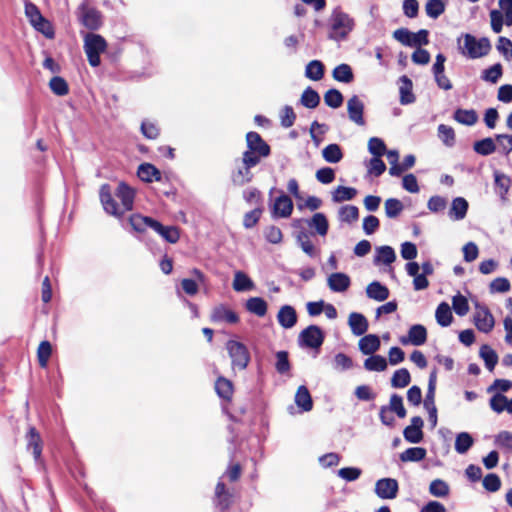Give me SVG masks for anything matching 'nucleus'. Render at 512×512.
Segmentation results:
<instances>
[{
  "mask_svg": "<svg viewBox=\"0 0 512 512\" xmlns=\"http://www.w3.org/2000/svg\"><path fill=\"white\" fill-rule=\"evenodd\" d=\"M445 10V4L443 0H429L425 5L426 14L436 19L438 18Z\"/></svg>",
  "mask_w": 512,
  "mask_h": 512,
  "instance_id": "864d4df0",
  "label": "nucleus"
},
{
  "mask_svg": "<svg viewBox=\"0 0 512 512\" xmlns=\"http://www.w3.org/2000/svg\"><path fill=\"white\" fill-rule=\"evenodd\" d=\"M507 404H508V399L502 393H496L490 399V407L493 411H495L497 413L506 411Z\"/></svg>",
  "mask_w": 512,
  "mask_h": 512,
  "instance_id": "0e129e2a",
  "label": "nucleus"
},
{
  "mask_svg": "<svg viewBox=\"0 0 512 512\" xmlns=\"http://www.w3.org/2000/svg\"><path fill=\"white\" fill-rule=\"evenodd\" d=\"M502 73V66L500 63H497L483 71L482 79L495 84L501 78Z\"/></svg>",
  "mask_w": 512,
  "mask_h": 512,
  "instance_id": "13d9d810",
  "label": "nucleus"
},
{
  "mask_svg": "<svg viewBox=\"0 0 512 512\" xmlns=\"http://www.w3.org/2000/svg\"><path fill=\"white\" fill-rule=\"evenodd\" d=\"M327 285L331 291L336 293H343L350 287L351 279L345 273L336 272L328 276Z\"/></svg>",
  "mask_w": 512,
  "mask_h": 512,
  "instance_id": "f8f14e48",
  "label": "nucleus"
},
{
  "mask_svg": "<svg viewBox=\"0 0 512 512\" xmlns=\"http://www.w3.org/2000/svg\"><path fill=\"white\" fill-rule=\"evenodd\" d=\"M365 105L363 101L357 96L353 95L347 101V113L349 119L358 126L365 125L364 119Z\"/></svg>",
  "mask_w": 512,
  "mask_h": 512,
  "instance_id": "1a4fd4ad",
  "label": "nucleus"
},
{
  "mask_svg": "<svg viewBox=\"0 0 512 512\" xmlns=\"http://www.w3.org/2000/svg\"><path fill=\"white\" fill-rule=\"evenodd\" d=\"M322 157L328 163H338L343 158V152L338 144H329L322 150Z\"/></svg>",
  "mask_w": 512,
  "mask_h": 512,
  "instance_id": "c756f323",
  "label": "nucleus"
},
{
  "mask_svg": "<svg viewBox=\"0 0 512 512\" xmlns=\"http://www.w3.org/2000/svg\"><path fill=\"white\" fill-rule=\"evenodd\" d=\"M474 150L480 155H490L496 150V145L492 138H485L474 143Z\"/></svg>",
  "mask_w": 512,
  "mask_h": 512,
  "instance_id": "09e8293b",
  "label": "nucleus"
},
{
  "mask_svg": "<svg viewBox=\"0 0 512 512\" xmlns=\"http://www.w3.org/2000/svg\"><path fill=\"white\" fill-rule=\"evenodd\" d=\"M293 211V202L287 195H281L276 198L274 203V213L282 218H287Z\"/></svg>",
  "mask_w": 512,
  "mask_h": 512,
  "instance_id": "aec40b11",
  "label": "nucleus"
},
{
  "mask_svg": "<svg viewBox=\"0 0 512 512\" xmlns=\"http://www.w3.org/2000/svg\"><path fill=\"white\" fill-rule=\"evenodd\" d=\"M297 243L301 247L304 253H306L310 257H315L317 254L316 248L313 245L312 241L310 240V237L305 232H300L297 235Z\"/></svg>",
  "mask_w": 512,
  "mask_h": 512,
  "instance_id": "a18cd8bd",
  "label": "nucleus"
},
{
  "mask_svg": "<svg viewBox=\"0 0 512 512\" xmlns=\"http://www.w3.org/2000/svg\"><path fill=\"white\" fill-rule=\"evenodd\" d=\"M79 20L89 30H97L101 26V13L86 5L79 8Z\"/></svg>",
  "mask_w": 512,
  "mask_h": 512,
  "instance_id": "9d476101",
  "label": "nucleus"
},
{
  "mask_svg": "<svg viewBox=\"0 0 512 512\" xmlns=\"http://www.w3.org/2000/svg\"><path fill=\"white\" fill-rule=\"evenodd\" d=\"M226 350L231 358L233 368L243 370L248 366L250 354L243 343L236 340H229L226 343Z\"/></svg>",
  "mask_w": 512,
  "mask_h": 512,
  "instance_id": "39448f33",
  "label": "nucleus"
},
{
  "mask_svg": "<svg viewBox=\"0 0 512 512\" xmlns=\"http://www.w3.org/2000/svg\"><path fill=\"white\" fill-rule=\"evenodd\" d=\"M396 259V254L391 246H379L376 248V254L374 257V264L390 265Z\"/></svg>",
  "mask_w": 512,
  "mask_h": 512,
  "instance_id": "6ab92c4d",
  "label": "nucleus"
},
{
  "mask_svg": "<svg viewBox=\"0 0 512 512\" xmlns=\"http://www.w3.org/2000/svg\"><path fill=\"white\" fill-rule=\"evenodd\" d=\"M355 27V20L341 8L332 10L328 18V38L334 41L345 40Z\"/></svg>",
  "mask_w": 512,
  "mask_h": 512,
  "instance_id": "f03ea898",
  "label": "nucleus"
},
{
  "mask_svg": "<svg viewBox=\"0 0 512 512\" xmlns=\"http://www.w3.org/2000/svg\"><path fill=\"white\" fill-rule=\"evenodd\" d=\"M265 157L266 156L260 155L256 151L247 149L243 153L242 163H243V165H245L247 167H254L260 163L262 158H265Z\"/></svg>",
  "mask_w": 512,
  "mask_h": 512,
  "instance_id": "338daca9",
  "label": "nucleus"
},
{
  "mask_svg": "<svg viewBox=\"0 0 512 512\" xmlns=\"http://www.w3.org/2000/svg\"><path fill=\"white\" fill-rule=\"evenodd\" d=\"M427 340V330L423 325H412L408 331L407 336L400 338L402 345L412 344L414 346H421Z\"/></svg>",
  "mask_w": 512,
  "mask_h": 512,
  "instance_id": "9b49d317",
  "label": "nucleus"
},
{
  "mask_svg": "<svg viewBox=\"0 0 512 512\" xmlns=\"http://www.w3.org/2000/svg\"><path fill=\"white\" fill-rule=\"evenodd\" d=\"M368 150L374 157H381L386 153V145L382 139L371 137L368 141Z\"/></svg>",
  "mask_w": 512,
  "mask_h": 512,
  "instance_id": "6e6d98bb",
  "label": "nucleus"
},
{
  "mask_svg": "<svg viewBox=\"0 0 512 512\" xmlns=\"http://www.w3.org/2000/svg\"><path fill=\"white\" fill-rule=\"evenodd\" d=\"M452 307L455 313L459 316H465L469 311V305L466 297L457 294L452 299Z\"/></svg>",
  "mask_w": 512,
  "mask_h": 512,
  "instance_id": "680f3d73",
  "label": "nucleus"
},
{
  "mask_svg": "<svg viewBox=\"0 0 512 512\" xmlns=\"http://www.w3.org/2000/svg\"><path fill=\"white\" fill-rule=\"evenodd\" d=\"M368 172L374 176H380L386 170L385 163L381 160V157H373L370 159L367 165Z\"/></svg>",
  "mask_w": 512,
  "mask_h": 512,
  "instance_id": "69168bd1",
  "label": "nucleus"
},
{
  "mask_svg": "<svg viewBox=\"0 0 512 512\" xmlns=\"http://www.w3.org/2000/svg\"><path fill=\"white\" fill-rule=\"evenodd\" d=\"M435 317L437 323L442 327H447L451 324L453 316L450 306L446 302H442L438 305Z\"/></svg>",
  "mask_w": 512,
  "mask_h": 512,
  "instance_id": "cd10ccee",
  "label": "nucleus"
},
{
  "mask_svg": "<svg viewBox=\"0 0 512 512\" xmlns=\"http://www.w3.org/2000/svg\"><path fill=\"white\" fill-rule=\"evenodd\" d=\"M324 75V66L318 60L310 61L305 69V76L311 80L318 81Z\"/></svg>",
  "mask_w": 512,
  "mask_h": 512,
  "instance_id": "c9c22d12",
  "label": "nucleus"
},
{
  "mask_svg": "<svg viewBox=\"0 0 512 512\" xmlns=\"http://www.w3.org/2000/svg\"><path fill=\"white\" fill-rule=\"evenodd\" d=\"M51 353V344L48 341H42L37 350L38 361L42 368H45L47 366Z\"/></svg>",
  "mask_w": 512,
  "mask_h": 512,
  "instance_id": "4d7b16f0",
  "label": "nucleus"
},
{
  "mask_svg": "<svg viewBox=\"0 0 512 512\" xmlns=\"http://www.w3.org/2000/svg\"><path fill=\"white\" fill-rule=\"evenodd\" d=\"M364 367L368 371H384L387 368V361L381 355H373L364 361Z\"/></svg>",
  "mask_w": 512,
  "mask_h": 512,
  "instance_id": "ea45409f",
  "label": "nucleus"
},
{
  "mask_svg": "<svg viewBox=\"0 0 512 512\" xmlns=\"http://www.w3.org/2000/svg\"><path fill=\"white\" fill-rule=\"evenodd\" d=\"M106 40L99 34L87 33L84 37V51L91 66L100 65V55L106 50Z\"/></svg>",
  "mask_w": 512,
  "mask_h": 512,
  "instance_id": "20e7f679",
  "label": "nucleus"
},
{
  "mask_svg": "<svg viewBox=\"0 0 512 512\" xmlns=\"http://www.w3.org/2000/svg\"><path fill=\"white\" fill-rule=\"evenodd\" d=\"M474 444V439L467 432H461L455 439V450L459 454H465Z\"/></svg>",
  "mask_w": 512,
  "mask_h": 512,
  "instance_id": "f704fd0d",
  "label": "nucleus"
},
{
  "mask_svg": "<svg viewBox=\"0 0 512 512\" xmlns=\"http://www.w3.org/2000/svg\"><path fill=\"white\" fill-rule=\"evenodd\" d=\"M348 325L355 336L364 335L369 327L366 317L358 312H352L349 314Z\"/></svg>",
  "mask_w": 512,
  "mask_h": 512,
  "instance_id": "4468645a",
  "label": "nucleus"
},
{
  "mask_svg": "<svg viewBox=\"0 0 512 512\" xmlns=\"http://www.w3.org/2000/svg\"><path fill=\"white\" fill-rule=\"evenodd\" d=\"M233 289L236 292L250 291L254 289V282L243 271H236L234 273Z\"/></svg>",
  "mask_w": 512,
  "mask_h": 512,
  "instance_id": "5701e85b",
  "label": "nucleus"
},
{
  "mask_svg": "<svg viewBox=\"0 0 512 512\" xmlns=\"http://www.w3.org/2000/svg\"><path fill=\"white\" fill-rule=\"evenodd\" d=\"M429 492L435 497H445L449 493V486L445 481L436 479L430 483Z\"/></svg>",
  "mask_w": 512,
  "mask_h": 512,
  "instance_id": "052dcab7",
  "label": "nucleus"
},
{
  "mask_svg": "<svg viewBox=\"0 0 512 512\" xmlns=\"http://www.w3.org/2000/svg\"><path fill=\"white\" fill-rule=\"evenodd\" d=\"M332 75L336 81L343 83H350L354 79L352 69L348 64H340L336 66L332 72Z\"/></svg>",
  "mask_w": 512,
  "mask_h": 512,
  "instance_id": "2f4dec72",
  "label": "nucleus"
},
{
  "mask_svg": "<svg viewBox=\"0 0 512 512\" xmlns=\"http://www.w3.org/2000/svg\"><path fill=\"white\" fill-rule=\"evenodd\" d=\"M308 226L314 228L318 235L325 236L329 229L326 216L323 213H315L308 221Z\"/></svg>",
  "mask_w": 512,
  "mask_h": 512,
  "instance_id": "bb28decb",
  "label": "nucleus"
},
{
  "mask_svg": "<svg viewBox=\"0 0 512 512\" xmlns=\"http://www.w3.org/2000/svg\"><path fill=\"white\" fill-rule=\"evenodd\" d=\"M359 217V210L354 205L342 206L339 210V219L342 222L352 223Z\"/></svg>",
  "mask_w": 512,
  "mask_h": 512,
  "instance_id": "de8ad7c7",
  "label": "nucleus"
},
{
  "mask_svg": "<svg viewBox=\"0 0 512 512\" xmlns=\"http://www.w3.org/2000/svg\"><path fill=\"white\" fill-rule=\"evenodd\" d=\"M138 177L145 181L151 182L154 178L158 180L160 178L159 171L151 164H141L137 171Z\"/></svg>",
  "mask_w": 512,
  "mask_h": 512,
  "instance_id": "4c0bfd02",
  "label": "nucleus"
},
{
  "mask_svg": "<svg viewBox=\"0 0 512 512\" xmlns=\"http://www.w3.org/2000/svg\"><path fill=\"white\" fill-rule=\"evenodd\" d=\"M479 354L484 360L486 368L492 371L498 362V355L496 352L489 345H483L480 348Z\"/></svg>",
  "mask_w": 512,
  "mask_h": 512,
  "instance_id": "e433bc0d",
  "label": "nucleus"
},
{
  "mask_svg": "<svg viewBox=\"0 0 512 512\" xmlns=\"http://www.w3.org/2000/svg\"><path fill=\"white\" fill-rule=\"evenodd\" d=\"M426 449L422 447L408 448L400 454L402 462H419L426 457Z\"/></svg>",
  "mask_w": 512,
  "mask_h": 512,
  "instance_id": "c85d7f7f",
  "label": "nucleus"
},
{
  "mask_svg": "<svg viewBox=\"0 0 512 512\" xmlns=\"http://www.w3.org/2000/svg\"><path fill=\"white\" fill-rule=\"evenodd\" d=\"M385 214L388 218L398 217L404 209L403 203L396 198H389L384 203Z\"/></svg>",
  "mask_w": 512,
  "mask_h": 512,
  "instance_id": "79ce46f5",
  "label": "nucleus"
},
{
  "mask_svg": "<svg viewBox=\"0 0 512 512\" xmlns=\"http://www.w3.org/2000/svg\"><path fill=\"white\" fill-rule=\"evenodd\" d=\"M468 202L463 197H456L451 203L448 215L454 221H460L466 217L468 211Z\"/></svg>",
  "mask_w": 512,
  "mask_h": 512,
  "instance_id": "f3484780",
  "label": "nucleus"
},
{
  "mask_svg": "<svg viewBox=\"0 0 512 512\" xmlns=\"http://www.w3.org/2000/svg\"><path fill=\"white\" fill-rule=\"evenodd\" d=\"M473 320L476 328L483 333H489L495 325V320L490 310L480 304L475 305Z\"/></svg>",
  "mask_w": 512,
  "mask_h": 512,
  "instance_id": "0eeeda50",
  "label": "nucleus"
},
{
  "mask_svg": "<svg viewBox=\"0 0 512 512\" xmlns=\"http://www.w3.org/2000/svg\"><path fill=\"white\" fill-rule=\"evenodd\" d=\"M131 226L135 231L144 232L147 228L154 229V223L157 220H154L148 216H142L140 214H134L129 219Z\"/></svg>",
  "mask_w": 512,
  "mask_h": 512,
  "instance_id": "a878e982",
  "label": "nucleus"
},
{
  "mask_svg": "<svg viewBox=\"0 0 512 512\" xmlns=\"http://www.w3.org/2000/svg\"><path fill=\"white\" fill-rule=\"evenodd\" d=\"M49 87L58 96H64L68 93V84L62 77H53L49 82Z\"/></svg>",
  "mask_w": 512,
  "mask_h": 512,
  "instance_id": "e2e57ef3",
  "label": "nucleus"
},
{
  "mask_svg": "<svg viewBox=\"0 0 512 512\" xmlns=\"http://www.w3.org/2000/svg\"><path fill=\"white\" fill-rule=\"evenodd\" d=\"M438 137L448 147H451L455 143V132L454 129L445 124L438 126Z\"/></svg>",
  "mask_w": 512,
  "mask_h": 512,
  "instance_id": "3c124183",
  "label": "nucleus"
},
{
  "mask_svg": "<svg viewBox=\"0 0 512 512\" xmlns=\"http://www.w3.org/2000/svg\"><path fill=\"white\" fill-rule=\"evenodd\" d=\"M357 194V190L352 187L338 186L333 194L332 199L334 202H343L352 200Z\"/></svg>",
  "mask_w": 512,
  "mask_h": 512,
  "instance_id": "58836bf2",
  "label": "nucleus"
},
{
  "mask_svg": "<svg viewBox=\"0 0 512 512\" xmlns=\"http://www.w3.org/2000/svg\"><path fill=\"white\" fill-rule=\"evenodd\" d=\"M211 320L215 323L227 322L234 324L238 322L239 318L236 313L227 306L218 305L212 310Z\"/></svg>",
  "mask_w": 512,
  "mask_h": 512,
  "instance_id": "2eb2a0df",
  "label": "nucleus"
},
{
  "mask_svg": "<svg viewBox=\"0 0 512 512\" xmlns=\"http://www.w3.org/2000/svg\"><path fill=\"white\" fill-rule=\"evenodd\" d=\"M247 149L256 151L263 156H269L270 146L257 132H249L246 135Z\"/></svg>",
  "mask_w": 512,
  "mask_h": 512,
  "instance_id": "ddd939ff",
  "label": "nucleus"
},
{
  "mask_svg": "<svg viewBox=\"0 0 512 512\" xmlns=\"http://www.w3.org/2000/svg\"><path fill=\"white\" fill-rule=\"evenodd\" d=\"M403 85L400 87V102L403 105L414 102V95L411 92L412 82L407 76H402Z\"/></svg>",
  "mask_w": 512,
  "mask_h": 512,
  "instance_id": "37998d69",
  "label": "nucleus"
},
{
  "mask_svg": "<svg viewBox=\"0 0 512 512\" xmlns=\"http://www.w3.org/2000/svg\"><path fill=\"white\" fill-rule=\"evenodd\" d=\"M411 377L407 369L402 368L394 372L391 384L395 388L406 387L410 383Z\"/></svg>",
  "mask_w": 512,
  "mask_h": 512,
  "instance_id": "49530a36",
  "label": "nucleus"
},
{
  "mask_svg": "<svg viewBox=\"0 0 512 512\" xmlns=\"http://www.w3.org/2000/svg\"><path fill=\"white\" fill-rule=\"evenodd\" d=\"M115 195L121 201V204L115 202L108 185L101 186L100 200L107 213L120 217L125 212L132 210L135 195L132 188L125 183H120L116 189Z\"/></svg>",
  "mask_w": 512,
  "mask_h": 512,
  "instance_id": "f257e3e1",
  "label": "nucleus"
},
{
  "mask_svg": "<svg viewBox=\"0 0 512 512\" xmlns=\"http://www.w3.org/2000/svg\"><path fill=\"white\" fill-rule=\"evenodd\" d=\"M246 309L259 317H263L267 312V303L260 297H252L247 300Z\"/></svg>",
  "mask_w": 512,
  "mask_h": 512,
  "instance_id": "7c9ffc66",
  "label": "nucleus"
},
{
  "mask_svg": "<svg viewBox=\"0 0 512 512\" xmlns=\"http://www.w3.org/2000/svg\"><path fill=\"white\" fill-rule=\"evenodd\" d=\"M278 323L285 329H291L297 322L295 309L290 305L282 306L277 314Z\"/></svg>",
  "mask_w": 512,
  "mask_h": 512,
  "instance_id": "dca6fc26",
  "label": "nucleus"
},
{
  "mask_svg": "<svg viewBox=\"0 0 512 512\" xmlns=\"http://www.w3.org/2000/svg\"><path fill=\"white\" fill-rule=\"evenodd\" d=\"M399 490L398 482L393 478L379 479L375 484V493L381 499H394Z\"/></svg>",
  "mask_w": 512,
  "mask_h": 512,
  "instance_id": "6e6552de",
  "label": "nucleus"
},
{
  "mask_svg": "<svg viewBox=\"0 0 512 512\" xmlns=\"http://www.w3.org/2000/svg\"><path fill=\"white\" fill-rule=\"evenodd\" d=\"M459 52L470 59H477L489 54L491 44L488 38H479L466 33L457 38Z\"/></svg>",
  "mask_w": 512,
  "mask_h": 512,
  "instance_id": "7ed1b4c3",
  "label": "nucleus"
},
{
  "mask_svg": "<svg viewBox=\"0 0 512 512\" xmlns=\"http://www.w3.org/2000/svg\"><path fill=\"white\" fill-rule=\"evenodd\" d=\"M454 119L461 124L471 126L477 122L478 116L473 109H457L454 112Z\"/></svg>",
  "mask_w": 512,
  "mask_h": 512,
  "instance_id": "473e14b6",
  "label": "nucleus"
},
{
  "mask_svg": "<svg viewBox=\"0 0 512 512\" xmlns=\"http://www.w3.org/2000/svg\"><path fill=\"white\" fill-rule=\"evenodd\" d=\"M300 102L303 106L313 109L319 105L320 96L315 90L308 87L302 93Z\"/></svg>",
  "mask_w": 512,
  "mask_h": 512,
  "instance_id": "a19ab883",
  "label": "nucleus"
},
{
  "mask_svg": "<svg viewBox=\"0 0 512 512\" xmlns=\"http://www.w3.org/2000/svg\"><path fill=\"white\" fill-rule=\"evenodd\" d=\"M251 168L252 167L243 165L242 168H239L237 171H235L231 176L233 184L236 186H243L249 183L253 178Z\"/></svg>",
  "mask_w": 512,
  "mask_h": 512,
  "instance_id": "72a5a7b5",
  "label": "nucleus"
},
{
  "mask_svg": "<svg viewBox=\"0 0 512 512\" xmlns=\"http://www.w3.org/2000/svg\"><path fill=\"white\" fill-rule=\"evenodd\" d=\"M217 394L223 399H230L233 393V386L231 381L224 377H219L215 383Z\"/></svg>",
  "mask_w": 512,
  "mask_h": 512,
  "instance_id": "c03bdc74",
  "label": "nucleus"
},
{
  "mask_svg": "<svg viewBox=\"0 0 512 512\" xmlns=\"http://www.w3.org/2000/svg\"><path fill=\"white\" fill-rule=\"evenodd\" d=\"M324 102L331 108H339L343 103V95L337 89H330L324 95Z\"/></svg>",
  "mask_w": 512,
  "mask_h": 512,
  "instance_id": "5fc2aeb1",
  "label": "nucleus"
},
{
  "mask_svg": "<svg viewBox=\"0 0 512 512\" xmlns=\"http://www.w3.org/2000/svg\"><path fill=\"white\" fill-rule=\"evenodd\" d=\"M160 236H162L169 243H176L179 240L180 234L175 226H163L160 222L154 223V229Z\"/></svg>",
  "mask_w": 512,
  "mask_h": 512,
  "instance_id": "b1692460",
  "label": "nucleus"
},
{
  "mask_svg": "<svg viewBox=\"0 0 512 512\" xmlns=\"http://www.w3.org/2000/svg\"><path fill=\"white\" fill-rule=\"evenodd\" d=\"M434 397L435 393L430 394V390H428L424 401V406L428 411L429 421L432 427L437 425V408L435 406Z\"/></svg>",
  "mask_w": 512,
  "mask_h": 512,
  "instance_id": "603ef678",
  "label": "nucleus"
},
{
  "mask_svg": "<svg viewBox=\"0 0 512 512\" xmlns=\"http://www.w3.org/2000/svg\"><path fill=\"white\" fill-rule=\"evenodd\" d=\"M390 412L396 413L399 418L406 416V409L403 405V399L397 394H393L390 398L389 406H387Z\"/></svg>",
  "mask_w": 512,
  "mask_h": 512,
  "instance_id": "bf43d9fd",
  "label": "nucleus"
},
{
  "mask_svg": "<svg viewBox=\"0 0 512 512\" xmlns=\"http://www.w3.org/2000/svg\"><path fill=\"white\" fill-rule=\"evenodd\" d=\"M295 403L304 412H308L312 409L313 401L306 386H300L297 389Z\"/></svg>",
  "mask_w": 512,
  "mask_h": 512,
  "instance_id": "393cba45",
  "label": "nucleus"
},
{
  "mask_svg": "<svg viewBox=\"0 0 512 512\" xmlns=\"http://www.w3.org/2000/svg\"><path fill=\"white\" fill-rule=\"evenodd\" d=\"M333 368L338 372H343L345 370L351 369L353 366L352 359L344 353H337L334 356L332 362Z\"/></svg>",
  "mask_w": 512,
  "mask_h": 512,
  "instance_id": "8fccbe9b",
  "label": "nucleus"
},
{
  "mask_svg": "<svg viewBox=\"0 0 512 512\" xmlns=\"http://www.w3.org/2000/svg\"><path fill=\"white\" fill-rule=\"evenodd\" d=\"M380 347V340L377 335L369 334L359 340V349L365 355L375 353Z\"/></svg>",
  "mask_w": 512,
  "mask_h": 512,
  "instance_id": "4be33fe9",
  "label": "nucleus"
},
{
  "mask_svg": "<svg viewBox=\"0 0 512 512\" xmlns=\"http://www.w3.org/2000/svg\"><path fill=\"white\" fill-rule=\"evenodd\" d=\"M323 341L324 333L321 328L316 325L308 326L299 334V344L307 348L319 349Z\"/></svg>",
  "mask_w": 512,
  "mask_h": 512,
  "instance_id": "423d86ee",
  "label": "nucleus"
},
{
  "mask_svg": "<svg viewBox=\"0 0 512 512\" xmlns=\"http://www.w3.org/2000/svg\"><path fill=\"white\" fill-rule=\"evenodd\" d=\"M281 125L285 128L291 127L296 119V114L291 106H285L280 112Z\"/></svg>",
  "mask_w": 512,
  "mask_h": 512,
  "instance_id": "774afa93",
  "label": "nucleus"
},
{
  "mask_svg": "<svg viewBox=\"0 0 512 512\" xmlns=\"http://www.w3.org/2000/svg\"><path fill=\"white\" fill-rule=\"evenodd\" d=\"M27 438V448L32 449L35 460H38L42 453V441L39 433L34 427H30Z\"/></svg>",
  "mask_w": 512,
  "mask_h": 512,
  "instance_id": "412c9836",
  "label": "nucleus"
},
{
  "mask_svg": "<svg viewBox=\"0 0 512 512\" xmlns=\"http://www.w3.org/2000/svg\"><path fill=\"white\" fill-rule=\"evenodd\" d=\"M367 297L376 301H385L389 297V290L378 281H373L366 287Z\"/></svg>",
  "mask_w": 512,
  "mask_h": 512,
  "instance_id": "a211bd4d",
  "label": "nucleus"
}]
</instances>
